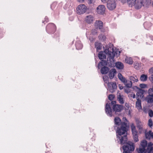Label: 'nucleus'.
Wrapping results in <instances>:
<instances>
[{
  "instance_id": "11",
  "label": "nucleus",
  "mask_w": 153,
  "mask_h": 153,
  "mask_svg": "<svg viewBox=\"0 0 153 153\" xmlns=\"http://www.w3.org/2000/svg\"><path fill=\"white\" fill-rule=\"evenodd\" d=\"M97 12L99 14L103 15L105 11V7L103 5H100L97 8Z\"/></svg>"
},
{
  "instance_id": "41",
  "label": "nucleus",
  "mask_w": 153,
  "mask_h": 153,
  "mask_svg": "<svg viewBox=\"0 0 153 153\" xmlns=\"http://www.w3.org/2000/svg\"><path fill=\"white\" fill-rule=\"evenodd\" d=\"M95 0H88V4H93L95 2Z\"/></svg>"
},
{
  "instance_id": "36",
  "label": "nucleus",
  "mask_w": 153,
  "mask_h": 153,
  "mask_svg": "<svg viewBox=\"0 0 153 153\" xmlns=\"http://www.w3.org/2000/svg\"><path fill=\"white\" fill-rule=\"evenodd\" d=\"M153 123L152 122V120L150 119L149 120V122H148V125H149V126L151 127L153 125Z\"/></svg>"
},
{
  "instance_id": "15",
  "label": "nucleus",
  "mask_w": 153,
  "mask_h": 153,
  "mask_svg": "<svg viewBox=\"0 0 153 153\" xmlns=\"http://www.w3.org/2000/svg\"><path fill=\"white\" fill-rule=\"evenodd\" d=\"M113 109L115 112L121 111L123 109V107L119 105H114L113 107Z\"/></svg>"
},
{
  "instance_id": "23",
  "label": "nucleus",
  "mask_w": 153,
  "mask_h": 153,
  "mask_svg": "<svg viewBox=\"0 0 153 153\" xmlns=\"http://www.w3.org/2000/svg\"><path fill=\"white\" fill-rule=\"evenodd\" d=\"M129 79L131 82H133V83L137 82L138 81V79L136 76H130Z\"/></svg>"
},
{
  "instance_id": "46",
  "label": "nucleus",
  "mask_w": 153,
  "mask_h": 153,
  "mask_svg": "<svg viewBox=\"0 0 153 153\" xmlns=\"http://www.w3.org/2000/svg\"><path fill=\"white\" fill-rule=\"evenodd\" d=\"M116 102L115 101H111V105H113V106L114 105H116Z\"/></svg>"
},
{
  "instance_id": "32",
  "label": "nucleus",
  "mask_w": 153,
  "mask_h": 153,
  "mask_svg": "<svg viewBox=\"0 0 153 153\" xmlns=\"http://www.w3.org/2000/svg\"><path fill=\"white\" fill-rule=\"evenodd\" d=\"M147 76L145 74L142 75L140 77V80L142 81H145L147 79Z\"/></svg>"
},
{
  "instance_id": "50",
  "label": "nucleus",
  "mask_w": 153,
  "mask_h": 153,
  "mask_svg": "<svg viewBox=\"0 0 153 153\" xmlns=\"http://www.w3.org/2000/svg\"><path fill=\"white\" fill-rule=\"evenodd\" d=\"M89 39L91 42H93L94 41V39L93 37H90Z\"/></svg>"
},
{
  "instance_id": "33",
  "label": "nucleus",
  "mask_w": 153,
  "mask_h": 153,
  "mask_svg": "<svg viewBox=\"0 0 153 153\" xmlns=\"http://www.w3.org/2000/svg\"><path fill=\"white\" fill-rule=\"evenodd\" d=\"M99 38L100 40L104 41L106 39V36L104 35L100 34L99 36Z\"/></svg>"
},
{
  "instance_id": "1",
  "label": "nucleus",
  "mask_w": 153,
  "mask_h": 153,
  "mask_svg": "<svg viewBox=\"0 0 153 153\" xmlns=\"http://www.w3.org/2000/svg\"><path fill=\"white\" fill-rule=\"evenodd\" d=\"M114 129L116 130L117 140L121 144H125L123 146V153H131L134 149L133 143L128 142L127 143V124L121 122L117 117L114 119Z\"/></svg>"
},
{
  "instance_id": "53",
  "label": "nucleus",
  "mask_w": 153,
  "mask_h": 153,
  "mask_svg": "<svg viewBox=\"0 0 153 153\" xmlns=\"http://www.w3.org/2000/svg\"><path fill=\"white\" fill-rule=\"evenodd\" d=\"M125 92L127 93H129V91L128 90H127V89H125Z\"/></svg>"
},
{
  "instance_id": "17",
  "label": "nucleus",
  "mask_w": 153,
  "mask_h": 153,
  "mask_svg": "<svg viewBox=\"0 0 153 153\" xmlns=\"http://www.w3.org/2000/svg\"><path fill=\"white\" fill-rule=\"evenodd\" d=\"M145 92V91L142 89H140L137 92L136 95L137 96L136 97L137 98H142L143 97V94Z\"/></svg>"
},
{
  "instance_id": "10",
  "label": "nucleus",
  "mask_w": 153,
  "mask_h": 153,
  "mask_svg": "<svg viewBox=\"0 0 153 153\" xmlns=\"http://www.w3.org/2000/svg\"><path fill=\"white\" fill-rule=\"evenodd\" d=\"M131 128L134 141L135 142H137L139 140L137 135L138 132L136 130L135 126L133 123L131 124Z\"/></svg>"
},
{
  "instance_id": "56",
  "label": "nucleus",
  "mask_w": 153,
  "mask_h": 153,
  "mask_svg": "<svg viewBox=\"0 0 153 153\" xmlns=\"http://www.w3.org/2000/svg\"><path fill=\"white\" fill-rule=\"evenodd\" d=\"M123 119H125L126 120H127L126 119V117H124Z\"/></svg>"
},
{
  "instance_id": "55",
  "label": "nucleus",
  "mask_w": 153,
  "mask_h": 153,
  "mask_svg": "<svg viewBox=\"0 0 153 153\" xmlns=\"http://www.w3.org/2000/svg\"><path fill=\"white\" fill-rule=\"evenodd\" d=\"M128 105V104L127 103H125V105L126 106H127V105Z\"/></svg>"
},
{
  "instance_id": "9",
  "label": "nucleus",
  "mask_w": 153,
  "mask_h": 153,
  "mask_svg": "<svg viewBox=\"0 0 153 153\" xmlns=\"http://www.w3.org/2000/svg\"><path fill=\"white\" fill-rule=\"evenodd\" d=\"M56 30V27L53 23L49 24L46 27V31L49 33H53Z\"/></svg>"
},
{
  "instance_id": "44",
  "label": "nucleus",
  "mask_w": 153,
  "mask_h": 153,
  "mask_svg": "<svg viewBox=\"0 0 153 153\" xmlns=\"http://www.w3.org/2000/svg\"><path fill=\"white\" fill-rule=\"evenodd\" d=\"M149 79L151 82L153 83V74L150 77Z\"/></svg>"
},
{
  "instance_id": "8",
  "label": "nucleus",
  "mask_w": 153,
  "mask_h": 153,
  "mask_svg": "<svg viewBox=\"0 0 153 153\" xmlns=\"http://www.w3.org/2000/svg\"><path fill=\"white\" fill-rule=\"evenodd\" d=\"M87 9V7L85 5L83 4H80L76 8L77 13L79 15L83 14L86 12Z\"/></svg>"
},
{
  "instance_id": "29",
  "label": "nucleus",
  "mask_w": 153,
  "mask_h": 153,
  "mask_svg": "<svg viewBox=\"0 0 153 153\" xmlns=\"http://www.w3.org/2000/svg\"><path fill=\"white\" fill-rule=\"evenodd\" d=\"M125 61L127 63L129 64H132L133 62L131 58L128 57L125 59Z\"/></svg>"
},
{
  "instance_id": "45",
  "label": "nucleus",
  "mask_w": 153,
  "mask_h": 153,
  "mask_svg": "<svg viewBox=\"0 0 153 153\" xmlns=\"http://www.w3.org/2000/svg\"><path fill=\"white\" fill-rule=\"evenodd\" d=\"M45 21L42 22L43 23L45 22H48V18L47 17H45Z\"/></svg>"
},
{
  "instance_id": "12",
  "label": "nucleus",
  "mask_w": 153,
  "mask_h": 153,
  "mask_svg": "<svg viewBox=\"0 0 153 153\" xmlns=\"http://www.w3.org/2000/svg\"><path fill=\"white\" fill-rule=\"evenodd\" d=\"M116 3L115 2L113 1H108L107 3V7L110 10H113L116 7Z\"/></svg>"
},
{
  "instance_id": "3",
  "label": "nucleus",
  "mask_w": 153,
  "mask_h": 153,
  "mask_svg": "<svg viewBox=\"0 0 153 153\" xmlns=\"http://www.w3.org/2000/svg\"><path fill=\"white\" fill-rule=\"evenodd\" d=\"M127 1L129 7H134L136 9L139 10L145 5L146 0H127Z\"/></svg>"
},
{
  "instance_id": "2",
  "label": "nucleus",
  "mask_w": 153,
  "mask_h": 153,
  "mask_svg": "<svg viewBox=\"0 0 153 153\" xmlns=\"http://www.w3.org/2000/svg\"><path fill=\"white\" fill-rule=\"evenodd\" d=\"M106 49L104 50V52L107 56V63L110 64L109 66L111 67L114 66V57L115 55L117 57L120 55V52L118 49L114 51L113 46L107 45Z\"/></svg>"
},
{
  "instance_id": "27",
  "label": "nucleus",
  "mask_w": 153,
  "mask_h": 153,
  "mask_svg": "<svg viewBox=\"0 0 153 153\" xmlns=\"http://www.w3.org/2000/svg\"><path fill=\"white\" fill-rule=\"evenodd\" d=\"M147 141L146 140H143L141 142V146L140 147L145 149V148L147 146Z\"/></svg>"
},
{
  "instance_id": "28",
  "label": "nucleus",
  "mask_w": 153,
  "mask_h": 153,
  "mask_svg": "<svg viewBox=\"0 0 153 153\" xmlns=\"http://www.w3.org/2000/svg\"><path fill=\"white\" fill-rule=\"evenodd\" d=\"M95 45L97 51L101 49L102 46L101 43H100L98 42H96Z\"/></svg>"
},
{
  "instance_id": "52",
  "label": "nucleus",
  "mask_w": 153,
  "mask_h": 153,
  "mask_svg": "<svg viewBox=\"0 0 153 153\" xmlns=\"http://www.w3.org/2000/svg\"><path fill=\"white\" fill-rule=\"evenodd\" d=\"M108 0H101L102 2L103 3H105L106 2H107V1H108Z\"/></svg>"
},
{
  "instance_id": "47",
  "label": "nucleus",
  "mask_w": 153,
  "mask_h": 153,
  "mask_svg": "<svg viewBox=\"0 0 153 153\" xmlns=\"http://www.w3.org/2000/svg\"><path fill=\"white\" fill-rule=\"evenodd\" d=\"M56 4V3H53L51 5V9L53 8H54V6Z\"/></svg>"
},
{
  "instance_id": "51",
  "label": "nucleus",
  "mask_w": 153,
  "mask_h": 153,
  "mask_svg": "<svg viewBox=\"0 0 153 153\" xmlns=\"http://www.w3.org/2000/svg\"><path fill=\"white\" fill-rule=\"evenodd\" d=\"M141 60L142 61H144L145 60V58L144 56H143L141 58Z\"/></svg>"
},
{
  "instance_id": "39",
  "label": "nucleus",
  "mask_w": 153,
  "mask_h": 153,
  "mask_svg": "<svg viewBox=\"0 0 153 153\" xmlns=\"http://www.w3.org/2000/svg\"><path fill=\"white\" fill-rule=\"evenodd\" d=\"M97 32L96 29H94L92 30L91 31V33L93 35H95L97 33Z\"/></svg>"
},
{
  "instance_id": "22",
  "label": "nucleus",
  "mask_w": 153,
  "mask_h": 153,
  "mask_svg": "<svg viewBox=\"0 0 153 153\" xmlns=\"http://www.w3.org/2000/svg\"><path fill=\"white\" fill-rule=\"evenodd\" d=\"M145 136L146 139H150L151 137L153 139V132L149 131L148 132L146 133Z\"/></svg>"
},
{
  "instance_id": "54",
  "label": "nucleus",
  "mask_w": 153,
  "mask_h": 153,
  "mask_svg": "<svg viewBox=\"0 0 153 153\" xmlns=\"http://www.w3.org/2000/svg\"><path fill=\"white\" fill-rule=\"evenodd\" d=\"M150 38L151 40H152L153 41V36H150Z\"/></svg>"
},
{
  "instance_id": "21",
  "label": "nucleus",
  "mask_w": 153,
  "mask_h": 153,
  "mask_svg": "<svg viewBox=\"0 0 153 153\" xmlns=\"http://www.w3.org/2000/svg\"><path fill=\"white\" fill-rule=\"evenodd\" d=\"M109 71L108 68L106 67H103L101 69V73L102 74H107Z\"/></svg>"
},
{
  "instance_id": "14",
  "label": "nucleus",
  "mask_w": 153,
  "mask_h": 153,
  "mask_svg": "<svg viewBox=\"0 0 153 153\" xmlns=\"http://www.w3.org/2000/svg\"><path fill=\"white\" fill-rule=\"evenodd\" d=\"M94 17L91 15H88L85 18V21L88 24L92 23L94 20Z\"/></svg>"
},
{
  "instance_id": "31",
  "label": "nucleus",
  "mask_w": 153,
  "mask_h": 153,
  "mask_svg": "<svg viewBox=\"0 0 153 153\" xmlns=\"http://www.w3.org/2000/svg\"><path fill=\"white\" fill-rule=\"evenodd\" d=\"M137 127L139 129H141L143 126V123L140 121H137Z\"/></svg>"
},
{
  "instance_id": "25",
  "label": "nucleus",
  "mask_w": 153,
  "mask_h": 153,
  "mask_svg": "<svg viewBox=\"0 0 153 153\" xmlns=\"http://www.w3.org/2000/svg\"><path fill=\"white\" fill-rule=\"evenodd\" d=\"M137 101L136 102V107L138 109H141V100L138 98H137Z\"/></svg>"
},
{
  "instance_id": "18",
  "label": "nucleus",
  "mask_w": 153,
  "mask_h": 153,
  "mask_svg": "<svg viewBox=\"0 0 153 153\" xmlns=\"http://www.w3.org/2000/svg\"><path fill=\"white\" fill-rule=\"evenodd\" d=\"M117 71L114 68L111 69L109 71L108 76L110 79H112L114 78L116 75Z\"/></svg>"
},
{
  "instance_id": "24",
  "label": "nucleus",
  "mask_w": 153,
  "mask_h": 153,
  "mask_svg": "<svg viewBox=\"0 0 153 153\" xmlns=\"http://www.w3.org/2000/svg\"><path fill=\"white\" fill-rule=\"evenodd\" d=\"M152 25V24L149 22H146L144 24V26L146 29L149 30Z\"/></svg>"
},
{
  "instance_id": "40",
  "label": "nucleus",
  "mask_w": 153,
  "mask_h": 153,
  "mask_svg": "<svg viewBox=\"0 0 153 153\" xmlns=\"http://www.w3.org/2000/svg\"><path fill=\"white\" fill-rule=\"evenodd\" d=\"M140 86L141 88H145L147 87V85L145 84H140Z\"/></svg>"
},
{
  "instance_id": "4",
  "label": "nucleus",
  "mask_w": 153,
  "mask_h": 153,
  "mask_svg": "<svg viewBox=\"0 0 153 153\" xmlns=\"http://www.w3.org/2000/svg\"><path fill=\"white\" fill-rule=\"evenodd\" d=\"M103 79L104 82L108 84V90L111 92L113 93L116 89L117 86L115 82H109L108 80V78L106 76H104Z\"/></svg>"
},
{
  "instance_id": "19",
  "label": "nucleus",
  "mask_w": 153,
  "mask_h": 153,
  "mask_svg": "<svg viewBox=\"0 0 153 153\" xmlns=\"http://www.w3.org/2000/svg\"><path fill=\"white\" fill-rule=\"evenodd\" d=\"M115 65L117 68L120 69H123L124 68V65L123 63L120 62H116Z\"/></svg>"
},
{
  "instance_id": "35",
  "label": "nucleus",
  "mask_w": 153,
  "mask_h": 153,
  "mask_svg": "<svg viewBox=\"0 0 153 153\" xmlns=\"http://www.w3.org/2000/svg\"><path fill=\"white\" fill-rule=\"evenodd\" d=\"M149 116L150 117H152L153 116V111L151 109H149L148 111Z\"/></svg>"
},
{
  "instance_id": "5",
  "label": "nucleus",
  "mask_w": 153,
  "mask_h": 153,
  "mask_svg": "<svg viewBox=\"0 0 153 153\" xmlns=\"http://www.w3.org/2000/svg\"><path fill=\"white\" fill-rule=\"evenodd\" d=\"M119 79L122 82L125 86L128 88H131L133 85V82L130 80H127L123 77L121 73H119L118 76Z\"/></svg>"
},
{
  "instance_id": "37",
  "label": "nucleus",
  "mask_w": 153,
  "mask_h": 153,
  "mask_svg": "<svg viewBox=\"0 0 153 153\" xmlns=\"http://www.w3.org/2000/svg\"><path fill=\"white\" fill-rule=\"evenodd\" d=\"M139 66V64L138 63H136L134 64V68L136 69H138Z\"/></svg>"
},
{
  "instance_id": "38",
  "label": "nucleus",
  "mask_w": 153,
  "mask_h": 153,
  "mask_svg": "<svg viewBox=\"0 0 153 153\" xmlns=\"http://www.w3.org/2000/svg\"><path fill=\"white\" fill-rule=\"evenodd\" d=\"M114 96L112 94H110L108 96V99L110 100H112L114 98Z\"/></svg>"
},
{
  "instance_id": "34",
  "label": "nucleus",
  "mask_w": 153,
  "mask_h": 153,
  "mask_svg": "<svg viewBox=\"0 0 153 153\" xmlns=\"http://www.w3.org/2000/svg\"><path fill=\"white\" fill-rule=\"evenodd\" d=\"M153 144L152 143L150 142L149 143L148 145V146L147 148V151L149 150V149H150L152 147V146H153Z\"/></svg>"
},
{
  "instance_id": "48",
  "label": "nucleus",
  "mask_w": 153,
  "mask_h": 153,
  "mask_svg": "<svg viewBox=\"0 0 153 153\" xmlns=\"http://www.w3.org/2000/svg\"><path fill=\"white\" fill-rule=\"evenodd\" d=\"M130 96L131 97H132L133 98H134L135 97V95L134 94H131Z\"/></svg>"
},
{
  "instance_id": "16",
  "label": "nucleus",
  "mask_w": 153,
  "mask_h": 153,
  "mask_svg": "<svg viewBox=\"0 0 153 153\" xmlns=\"http://www.w3.org/2000/svg\"><path fill=\"white\" fill-rule=\"evenodd\" d=\"M95 27L97 29H100L103 27V22L101 21L97 20L95 23Z\"/></svg>"
},
{
  "instance_id": "20",
  "label": "nucleus",
  "mask_w": 153,
  "mask_h": 153,
  "mask_svg": "<svg viewBox=\"0 0 153 153\" xmlns=\"http://www.w3.org/2000/svg\"><path fill=\"white\" fill-rule=\"evenodd\" d=\"M75 46L76 49L77 50H80L82 49V45L81 43V42L78 40L76 41L75 43Z\"/></svg>"
},
{
  "instance_id": "6",
  "label": "nucleus",
  "mask_w": 153,
  "mask_h": 153,
  "mask_svg": "<svg viewBox=\"0 0 153 153\" xmlns=\"http://www.w3.org/2000/svg\"><path fill=\"white\" fill-rule=\"evenodd\" d=\"M148 95L146 98V100L148 103L153 102V85L152 88L149 89L148 91Z\"/></svg>"
},
{
  "instance_id": "13",
  "label": "nucleus",
  "mask_w": 153,
  "mask_h": 153,
  "mask_svg": "<svg viewBox=\"0 0 153 153\" xmlns=\"http://www.w3.org/2000/svg\"><path fill=\"white\" fill-rule=\"evenodd\" d=\"M110 104V103H109V104H108V103L106 104L105 107V111L106 114L108 116L111 117L112 116V111L109 105Z\"/></svg>"
},
{
  "instance_id": "26",
  "label": "nucleus",
  "mask_w": 153,
  "mask_h": 153,
  "mask_svg": "<svg viewBox=\"0 0 153 153\" xmlns=\"http://www.w3.org/2000/svg\"><path fill=\"white\" fill-rule=\"evenodd\" d=\"M117 100L121 104L124 103L123 96L121 95L120 94H119L117 95Z\"/></svg>"
},
{
  "instance_id": "7",
  "label": "nucleus",
  "mask_w": 153,
  "mask_h": 153,
  "mask_svg": "<svg viewBox=\"0 0 153 153\" xmlns=\"http://www.w3.org/2000/svg\"><path fill=\"white\" fill-rule=\"evenodd\" d=\"M105 53H106L104 51L100 52L98 54V57L99 59L102 60V61L100 62L98 65V67L99 69L102 66H103L104 63H105V62L104 60H102V59H105L106 58V56L105 55Z\"/></svg>"
},
{
  "instance_id": "43",
  "label": "nucleus",
  "mask_w": 153,
  "mask_h": 153,
  "mask_svg": "<svg viewBox=\"0 0 153 153\" xmlns=\"http://www.w3.org/2000/svg\"><path fill=\"white\" fill-rule=\"evenodd\" d=\"M149 73L151 74H153V67L152 68L149 69Z\"/></svg>"
},
{
  "instance_id": "30",
  "label": "nucleus",
  "mask_w": 153,
  "mask_h": 153,
  "mask_svg": "<svg viewBox=\"0 0 153 153\" xmlns=\"http://www.w3.org/2000/svg\"><path fill=\"white\" fill-rule=\"evenodd\" d=\"M138 153H146V151L145 149L140 147L139 148L137 149Z\"/></svg>"
},
{
  "instance_id": "42",
  "label": "nucleus",
  "mask_w": 153,
  "mask_h": 153,
  "mask_svg": "<svg viewBox=\"0 0 153 153\" xmlns=\"http://www.w3.org/2000/svg\"><path fill=\"white\" fill-rule=\"evenodd\" d=\"M148 153H153V147H152L147 151Z\"/></svg>"
},
{
  "instance_id": "49",
  "label": "nucleus",
  "mask_w": 153,
  "mask_h": 153,
  "mask_svg": "<svg viewBox=\"0 0 153 153\" xmlns=\"http://www.w3.org/2000/svg\"><path fill=\"white\" fill-rule=\"evenodd\" d=\"M119 87L120 90L122 89L123 88V86L120 85H119Z\"/></svg>"
}]
</instances>
